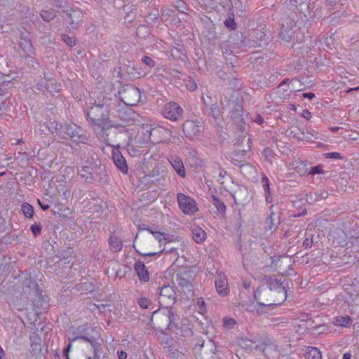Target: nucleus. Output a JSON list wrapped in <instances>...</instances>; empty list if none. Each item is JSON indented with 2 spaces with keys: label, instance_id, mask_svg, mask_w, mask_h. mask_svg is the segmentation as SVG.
Instances as JSON below:
<instances>
[{
  "label": "nucleus",
  "instance_id": "603ef678",
  "mask_svg": "<svg viewBox=\"0 0 359 359\" xmlns=\"http://www.w3.org/2000/svg\"><path fill=\"white\" fill-rule=\"evenodd\" d=\"M167 313H165L164 316L165 317V320L166 322L170 324V316H169V313H170V311H167Z\"/></svg>",
  "mask_w": 359,
  "mask_h": 359
},
{
  "label": "nucleus",
  "instance_id": "c03bdc74",
  "mask_svg": "<svg viewBox=\"0 0 359 359\" xmlns=\"http://www.w3.org/2000/svg\"><path fill=\"white\" fill-rule=\"evenodd\" d=\"M187 89L190 91H194L196 90L197 86L194 82H190L189 84H187Z\"/></svg>",
  "mask_w": 359,
  "mask_h": 359
},
{
  "label": "nucleus",
  "instance_id": "393cba45",
  "mask_svg": "<svg viewBox=\"0 0 359 359\" xmlns=\"http://www.w3.org/2000/svg\"><path fill=\"white\" fill-rule=\"evenodd\" d=\"M212 203L217 208V211L222 214H224L226 211L225 204L215 196H212Z\"/></svg>",
  "mask_w": 359,
  "mask_h": 359
},
{
  "label": "nucleus",
  "instance_id": "2f4dec72",
  "mask_svg": "<svg viewBox=\"0 0 359 359\" xmlns=\"http://www.w3.org/2000/svg\"><path fill=\"white\" fill-rule=\"evenodd\" d=\"M137 303L140 307L143 309H148L151 304V301L148 298L141 297L138 299Z\"/></svg>",
  "mask_w": 359,
  "mask_h": 359
},
{
  "label": "nucleus",
  "instance_id": "a878e982",
  "mask_svg": "<svg viewBox=\"0 0 359 359\" xmlns=\"http://www.w3.org/2000/svg\"><path fill=\"white\" fill-rule=\"evenodd\" d=\"M290 134L298 140H304L305 132L300 130L298 127H292Z\"/></svg>",
  "mask_w": 359,
  "mask_h": 359
},
{
  "label": "nucleus",
  "instance_id": "dca6fc26",
  "mask_svg": "<svg viewBox=\"0 0 359 359\" xmlns=\"http://www.w3.org/2000/svg\"><path fill=\"white\" fill-rule=\"evenodd\" d=\"M304 355L306 359H322V353L320 351L313 346L306 347Z\"/></svg>",
  "mask_w": 359,
  "mask_h": 359
},
{
  "label": "nucleus",
  "instance_id": "09e8293b",
  "mask_svg": "<svg viewBox=\"0 0 359 359\" xmlns=\"http://www.w3.org/2000/svg\"><path fill=\"white\" fill-rule=\"evenodd\" d=\"M180 50H181V49H179V48H174L171 49V54H172V55L174 57L180 58V55H177L175 52H180Z\"/></svg>",
  "mask_w": 359,
  "mask_h": 359
},
{
  "label": "nucleus",
  "instance_id": "72a5a7b5",
  "mask_svg": "<svg viewBox=\"0 0 359 359\" xmlns=\"http://www.w3.org/2000/svg\"><path fill=\"white\" fill-rule=\"evenodd\" d=\"M224 24L226 27L231 29H235L236 28V24L233 18H229L224 21Z\"/></svg>",
  "mask_w": 359,
  "mask_h": 359
},
{
  "label": "nucleus",
  "instance_id": "7c9ffc66",
  "mask_svg": "<svg viewBox=\"0 0 359 359\" xmlns=\"http://www.w3.org/2000/svg\"><path fill=\"white\" fill-rule=\"evenodd\" d=\"M41 15V18L46 21H49L53 19L55 16L53 12L49 11H42Z\"/></svg>",
  "mask_w": 359,
  "mask_h": 359
},
{
  "label": "nucleus",
  "instance_id": "79ce46f5",
  "mask_svg": "<svg viewBox=\"0 0 359 359\" xmlns=\"http://www.w3.org/2000/svg\"><path fill=\"white\" fill-rule=\"evenodd\" d=\"M31 230L33 234L36 236L39 234L41 231V226H31Z\"/></svg>",
  "mask_w": 359,
  "mask_h": 359
},
{
  "label": "nucleus",
  "instance_id": "0e129e2a",
  "mask_svg": "<svg viewBox=\"0 0 359 359\" xmlns=\"http://www.w3.org/2000/svg\"><path fill=\"white\" fill-rule=\"evenodd\" d=\"M304 243H306V245L309 244V239L306 238L305 241H304Z\"/></svg>",
  "mask_w": 359,
  "mask_h": 359
},
{
  "label": "nucleus",
  "instance_id": "f704fd0d",
  "mask_svg": "<svg viewBox=\"0 0 359 359\" xmlns=\"http://www.w3.org/2000/svg\"><path fill=\"white\" fill-rule=\"evenodd\" d=\"M324 156L327 158H334V159H343V156L339 152H330L324 154Z\"/></svg>",
  "mask_w": 359,
  "mask_h": 359
},
{
  "label": "nucleus",
  "instance_id": "a211bd4d",
  "mask_svg": "<svg viewBox=\"0 0 359 359\" xmlns=\"http://www.w3.org/2000/svg\"><path fill=\"white\" fill-rule=\"evenodd\" d=\"M147 231H148L150 233H151L154 237L158 241L159 243L165 242H172L175 241V239L173 238V236H170L169 235H165L164 233L160 232V231H152L149 229H147Z\"/></svg>",
  "mask_w": 359,
  "mask_h": 359
},
{
  "label": "nucleus",
  "instance_id": "4be33fe9",
  "mask_svg": "<svg viewBox=\"0 0 359 359\" xmlns=\"http://www.w3.org/2000/svg\"><path fill=\"white\" fill-rule=\"evenodd\" d=\"M76 339H83V341L90 342L93 344V341L88 337L86 336L85 334H81L79 337L73 338L71 340V341L69 342V344H68L67 347L65 350V355L67 359H69V353L70 351V349L72 348V342L76 341Z\"/></svg>",
  "mask_w": 359,
  "mask_h": 359
},
{
  "label": "nucleus",
  "instance_id": "aec40b11",
  "mask_svg": "<svg viewBox=\"0 0 359 359\" xmlns=\"http://www.w3.org/2000/svg\"><path fill=\"white\" fill-rule=\"evenodd\" d=\"M306 165L302 161H294L289 165L290 170H294L299 175H303L306 172Z\"/></svg>",
  "mask_w": 359,
  "mask_h": 359
},
{
  "label": "nucleus",
  "instance_id": "20e7f679",
  "mask_svg": "<svg viewBox=\"0 0 359 359\" xmlns=\"http://www.w3.org/2000/svg\"><path fill=\"white\" fill-rule=\"evenodd\" d=\"M179 208L183 213L187 215H193L198 210V204L195 199L182 193L177 195Z\"/></svg>",
  "mask_w": 359,
  "mask_h": 359
},
{
  "label": "nucleus",
  "instance_id": "4d7b16f0",
  "mask_svg": "<svg viewBox=\"0 0 359 359\" xmlns=\"http://www.w3.org/2000/svg\"><path fill=\"white\" fill-rule=\"evenodd\" d=\"M142 29H147V27L143 25V26H140L137 28L138 32H140Z\"/></svg>",
  "mask_w": 359,
  "mask_h": 359
},
{
  "label": "nucleus",
  "instance_id": "c9c22d12",
  "mask_svg": "<svg viewBox=\"0 0 359 359\" xmlns=\"http://www.w3.org/2000/svg\"><path fill=\"white\" fill-rule=\"evenodd\" d=\"M63 41L69 46H73L75 45V39L73 37H71L68 35L64 34L62 36Z\"/></svg>",
  "mask_w": 359,
  "mask_h": 359
},
{
  "label": "nucleus",
  "instance_id": "c85d7f7f",
  "mask_svg": "<svg viewBox=\"0 0 359 359\" xmlns=\"http://www.w3.org/2000/svg\"><path fill=\"white\" fill-rule=\"evenodd\" d=\"M196 306L198 308V312L204 316L207 312L205 301L203 298H198L196 300Z\"/></svg>",
  "mask_w": 359,
  "mask_h": 359
},
{
  "label": "nucleus",
  "instance_id": "cd10ccee",
  "mask_svg": "<svg viewBox=\"0 0 359 359\" xmlns=\"http://www.w3.org/2000/svg\"><path fill=\"white\" fill-rule=\"evenodd\" d=\"M318 139V133L312 130L311 131H308L305 133V138L304 140L309 142H313L315 140Z\"/></svg>",
  "mask_w": 359,
  "mask_h": 359
},
{
  "label": "nucleus",
  "instance_id": "e2e57ef3",
  "mask_svg": "<svg viewBox=\"0 0 359 359\" xmlns=\"http://www.w3.org/2000/svg\"><path fill=\"white\" fill-rule=\"evenodd\" d=\"M158 313H159V312H158V311H155L153 313V316H156V315H157V314H158Z\"/></svg>",
  "mask_w": 359,
  "mask_h": 359
},
{
  "label": "nucleus",
  "instance_id": "7ed1b4c3",
  "mask_svg": "<svg viewBox=\"0 0 359 359\" xmlns=\"http://www.w3.org/2000/svg\"><path fill=\"white\" fill-rule=\"evenodd\" d=\"M118 94L121 101L128 106H135L141 98L139 88L134 86H123Z\"/></svg>",
  "mask_w": 359,
  "mask_h": 359
},
{
  "label": "nucleus",
  "instance_id": "6e6552de",
  "mask_svg": "<svg viewBox=\"0 0 359 359\" xmlns=\"http://www.w3.org/2000/svg\"><path fill=\"white\" fill-rule=\"evenodd\" d=\"M215 285L217 292L221 297H226L229 293L228 281L224 274L218 273L217 275Z\"/></svg>",
  "mask_w": 359,
  "mask_h": 359
},
{
  "label": "nucleus",
  "instance_id": "338daca9",
  "mask_svg": "<svg viewBox=\"0 0 359 359\" xmlns=\"http://www.w3.org/2000/svg\"><path fill=\"white\" fill-rule=\"evenodd\" d=\"M244 287H248V286L247 285V284L244 283Z\"/></svg>",
  "mask_w": 359,
  "mask_h": 359
},
{
  "label": "nucleus",
  "instance_id": "0eeeda50",
  "mask_svg": "<svg viewBox=\"0 0 359 359\" xmlns=\"http://www.w3.org/2000/svg\"><path fill=\"white\" fill-rule=\"evenodd\" d=\"M175 299V292L172 287L165 285L161 288L158 300L161 306L168 307Z\"/></svg>",
  "mask_w": 359,
  "mask_h": 359
},
{
  "label": "nucleus",
  "instance_id": "4c0bfd02",
  "mask_svg": "<svg viewBox=\"0 0 359 359\" xmlns=\"http://www.w3.org/2000/svg\"><path fill=\"white\" fill-rule=\"evenodd\" d=\"M299 12L304 13V15L306 16V11H309V4L305 2H302L299 4V8H297Z\"/></svg>",
  "mask_w": 359,
  "mask_h": 359
},
{
  "label": "nucleus",
  "instance_id": "3c124183",
  "mask_svg": "<svg viewBox=\"0 0 359 359\" xmlns=\"http://www.w3.org/2000/svg\"><path fill=\"white\" fill-rule=\"evenodd\" d=\"M38 203L40 205V207L41 208L42 210H46L49 208V205H43L39 200H38Z\"/></svg>",
  "mask_w": 359,
  "mask_h": 359
},
{
  "label": "nucleus",
  "instance_id": "f3484780",
  "mask_svg": "<svg viewBox=\"0 0 359 359\" xmlns=\"http://www.w3.org/2000/svg\"><path fill=\"white\" fill-rule=\"evenodd\" d=\"M153 130V126L149 123H143L138 133H141L142 135V142H149L151 140V131Z\"/></svg>",
  "mask_w": 359,
  "mask_h": 359
},
{
  "label": "nucleus",
  "instance_id": "ea45409f",
  "mask_svg": "<svg viewBox=\"0 0 359 359\" xmlns=\"http://www.w3.org/2000/svg\"><path fill=\"white\" fill-rule=\"evenodd\" d=\"M46 127L51 133L57 132V123L55 121L50 122V123L48 125H46Z\"/></svg>",
  "mask_w": 359,
  "mask_h": 359
},
{
  "label": "nucleus",
  "instance_id": "39448f33",
  "mask_svg": "<svg viewBox=\"0 0 359 359\" xmlns=\"http://www.w3.org/2000/svg\"><path fill=\"white\" fill-rule=\"evenodd\" d=\"M161 114L164 118L177 121L182 118L183 109L177 102H171L163 107Z\"/></svg>",
  "mask_w": 359,
  "mask_h": 359
},
{
  "label": "nucleus",
  "instance_id": "774afa93",
  "mask_svg": "<svg viewBox=\"0 0 359 359\" xmlns=\"http://www.w3.org/2000/svg\"><path fill=\"white\" fill-rule=\"evenodd\" d=\"M154 254H155V253H152V254L149 253V254H148V255H154Z\"/></svg>",
  "mask_w": 359,
  "mask_h": 359
},
{
  "label": "nucleus",
  "instance_id": "9d476101",
  "mask_svg": "<svg viewBox=\"0 0 359 359\" xmlns=\"http://www.w3.org/2000/svg\"><path fill=\"white\" fill-rule=\"evenodd\" d=\"M65 133L74 142L79 141L81 128L76 124L70 123L64 127Z\"/></svg>",
  "mask_w": 359,
  "mask_h": 359
},
{
  "label": "nucleus",
  "instance_id": "e433bc0d",
  "mask_svg": "<svg viewBox=\"0 0 359 359\" xmlns=\"http://www.w3.org/2000/svg\"><path fill=\"white\" fill-rule=\"evenodd\" d=\"M142 61L150 67H154L155 66V62L148 56H144Z\"/></svg>",
  "mask_w": 359,
  "mask_h": 359
},
{
  "label": "nucleus",
  "instance_id": "b1692460",
  "mask_svg": "<svg viewBox=\"0 0 359 359\" xmlns=\"http://www.w3.org/2000/svg\"><path fill=\"white\" fill-rule=\"evenodd\" d=\"M262 187L266 194V201H268L269 198L271 196L270 192V182L266 175H263L262 176Z\"/></svg>",
  "mask_w": 359,
  "mask_h": 359
},
{
  "label": "nucleus",
  "instance_id": "58836bf2",
  "mask_svg": "<svg viewBox=\"0 0 359 359\" xmlns=\"http://www.w3.org/2000/svg\"><path fill=\"white\" fill-rule=\"evenodd\" d=\"M210 112L215 119L219 118V116H221L220 111L216 106H213L212 107L210 108Z\"/></svg>",
  "mask_w": 359,
  "mask_h": 359
},
{
  "label": "nucleus",
  "instance_id": "ddd939ff",
  "mask_svg": "<svg viewBox=\"0 0 359 359\" xmlns=\"http://www.w3.org/2000/svg\"><path fill=\"white\" fill-rule=\"evenodd\" d=\"M169 161L178 175L184 177L186 172L182 160L177 156H172L169 158Z\"/></svg>",
  "mask_w": 359,
  "mask_h": 359
},
{
  "label": "nucleus",
  "instance_id": "9b49d317",
  "mask_svg": "<svg viewBox=\"0 0 359 359\" xmlns=\"http://www.w3.org/2000/svg\"><path fill=\"white\" fill-rule=\"evenodd\" d=\"M134 269L139 280L141 282L147 283L149 280V271L142 262H136L134 266Z\"/></svg>",
  "mask_w": 359,
  "mask_h": 359
},
{
  "label": "nucleus",
  "instance_id": "864d4df0",
  "mask_svg": "<svg viewBox=\"0 0 359 359\" xmlns=\"http://www.w3.org/2000/svg\"><path fill=\"white\" fill-rule=\"evenodd\" d=\"M351 353H345L344 355H343V358L342 359H351Z\"/></svg>",
  "mask_w": 359,
  "mask_h": 359
},
{
  "label": "nucleus",
  "instance_id": "c756f323",
  "mask_svg": "<svg viewBox=\"0 0 359 359\" xmlns=\"http://www.w3.org/2000/svg\"><path fill=\"white\" fill-rule=\"evenodd\" d=\"M224 326L227 329H231L236 325V320L232 318L225 317L223 319Z\"/></svg>",
  "mask_w": 359,
  "mask_h": 359
},
{
  "label": "nucleus",
  "instance_id": "bf43d9fd",
  "mask_svg": "<svg viewBox=\"0 0 359 359\" xmlns=\"http://www.w3.org/2000/svg\"><path fill=\"white\" fill-rule=\"evenodd\" d=\"M359 89V86L356 87V88H350L349 90H348L346 92L348 93V92H351L352 90H358Z\"/></svg>",
  "mask_w": 359,
  "mask_h": 359
},
{
  "label": "nucleus",
  "instance_id": "bb28decb",
  "mask_svg": "<svg viewBox=\"0 0 359 359\" xmlns=\"http://www.w3.org/2000/svg\"><path fill=\"white\" fill-rule=\"evenodd\" d=\"M21 210L25 217L28 218H31L33 217L34 208L30 204L27 203H23L21 205Z\"/></svg>",
  "mask_w": 359,
  "mask_h": 359
},
{
  "label": "nucleus",
  "instance_id": "a18cd8bd",
  "mask_svg": "<svg viewBox=\"0 0 359 359\" xmlns=\"http://www.w3.org/2000/svg\"><path fill=\"white\" fill-rule=\"evenodd\" d=\"M254 121L259 125L262 124L264 122L262 116L259 114L257 115Z\"/></svg>",
  "mask_w": 359,
  "mask_h": 359
},
{
  "label": "nucleus",
  "instance_id": "4468645a",
  "mask_svg": "<svg viewBox=\"0 0 359 359\" xmlns=\"http://www.w3.org/2000/svg\"><path fill=\"white\" fill-rule=\"evenodd\" d=\"M192 238L197 243H203L206 238V233L200 226H192Z\"/></svg>",
  "mask_w": 359,
  "mask_h": 359
},
{
  "label": "nucleus",
  "instance_id": "6e6d98bb",
  "mask_svg": "<svg viewBox=\"0 0 359 359\" xmlns=\"http://www.w3.org/2000/svg\"><path fill=\"white\" fill-rule=\"evenodd\" d=\"M4 355V350L2 347L0 346V359H2Z\"/></svg>",
  "mask_w": 359,
  "mask_h": 359
},
{
  "label": "nucleus",
  "instance_id": "412c9836",
  "mask_svg": "<svg viewBox=\"0 0 359 359\" xmlns=\"http://www.w3.org/2000/svg\"><path fill=\"white\" fill-rule=\"evenodd\" d=\"M201 6L206 10H215L218 5L219 0H198Z\"/></svg>",
  "mask_w": 359,
  "mask_h": 359
},
{
  "label": "nucleus",
  "instance_id": "423d86ee",
  "mask_svg": "<svg viewBox=\"0 0 359 359\" xmlns=\"http://www.w3.org/2000/svg\"><path fill=\"white\" fill-rule=\"evenodd\" d=\"M105 142L107 145L112 147L111 158L114 165L122 174L126 175L128 172V166L125 158L119 150V146L117 145V147H116L115 145L111 144L110 141L109 144L107 143V142Z\"/></svg>",
  "mask_w": 359,
  "mask_h": 359
},
{
  "label": "nucleus",
  "instance_id": "1a4fd4ad",
  "mask_svg": "<svg viewBox=\"0 0 359 359\" xmlns=\"http://www.w3.org/2000/svg\"><path fill=\"white\" fill-rule=\"evenodd\" d=\"M201 129V126L194 121H187L183 124V131L185 135L189 138H192L198 135Z\"/></svg>",
  "mask_w": 359,
  "mask_h": 359
},
{
  "label": "nucleus",
  "instance_id": "f8f14e48",
  "mask_svg": "<svg viewBox=\"0 0 359 359\" xmlns=\"http://www.w3.org/2000/svg\"><path fill=\"white\" fill-rule=\"evenodd\" d=\"M24 285L25 287L23 290L25 293L31 295L33 292L36 296H39V299H43L41 292L39 291L37 284L34 280L31 279L26 280Z\"/></svg>",
  "mask_w": 359,
  "mask_h": 359
},
{
  "label": "nucleus",
  "instance_id": "2eb2a0df",
  "mask_svg": "<svg viewBox=\"0 0 359 359\" xmlns=\"http://www.w3.org/2000/svg\"><path fill=\"white\" fill-rule=\"evenodd\" d=\"M352 320L348 315L339 316L334 318L333 324L338 327H348L351 326Z\"/></svg>",
  "mask_w": 359,
  "mask_h": 359
},
{
  "label": "nucleus",
  "instance_id": "a19ab883",
  "mask_svg": "<svg viewBox=\"0 0 359 359\" xmlns=\"http://www.w3.org/2000/svg\"><path fill=\"white\" fill-rule=\"evenodd\" d=\"M323 170L322 169V167L320 165H316L314 167H312L310 171V174L315 175V174H320L323 173Z\"/></svg>",
  "mask_w": 359,
  "mask_h": 359
},
{
  "label": "nucleus",
  "instance_id": "de8ad7c7",
  "mask_svg": "<svg viewBox=\"0 0 359 359\" xmlns=\"http://www.w3.org/2000/svg\"><path fill=\"white\" fill-rule=\"evenodd\" d=\"M315 95L312 93H304L302 94V97L304 98H308L309 100H311L313 97H314Z\"/></svg>",
  "mask_w": 359,
  "mask_h": 359
},
{
  "label": "nucleus",
  "instance_id": "8fccbe9b",
  "mask_svg": "<svg viewBox=\"0 0 359 359\" xmlns=\"http://www.w3.org/2000/svg\"><path fill=\"white\" fill-rule=\"evenodd\" d=\"M177 7L178 8H184L185 7V2L182 1V0L177 1Z\"/></svg>",
  "mask_w": 359,
  "mask_h": 359
},
{
  "label": "nucleus",
  "instance_id": "37998d69",
  "mask_svg": "<svg viewBox=\"0 0 359 359\" xmlns=\"http://www.w3.org/2000/svg\"><path fill=\"white\" fill-rule=\"evenodd\" d=\"M311 113L309 110L304 109L302 111V116L304 118L309 120L311 118Z\"/></svg>",
  "mask_w": 359,
  "mask_h": 359
},
{
  "label": "nucleus",
  "instance_id": "49530a36",
  "mask_svg": "<svg viewBox=\"0 0 359 359\" xmlns=\"http://www.w3.org/2000/svg\"><path fill=\"white\" fill-rule=\"evenodd\" d=\"M118 357L119 359H126L127 353L123 351H118Z\"/></svg>",
  "mask_w": 359,
  "mask_h": 359
},
{
  "label": "nucleus",
  "instance_id": "680f3d73",
  "mask_svg": "<svg viewBox=\"0 0 359 359\" xmlns=\"http://www.w3.org/2000/svg\"><path fill=\"white\" fill-rule=\"evenodd\" d=\"M25 43H26V45H27V46H29V47H30V46H31V43H30V42H29V41H25Z\"/></svg>",
  "mask_w": 359,
  "mask_h": 359
},
{
  "label": "nucleus",
  "instance_id": "052dcab7",
  "mask_svg": "<svg viewBox=\"0 0 359 359\" xmlns=\"http://www.w3.org/2000/svg\"><path fill=\"white\" fill-rule=\"evenodd\" d=\"M79 329H81V332L86 330V329H88V327H79Z\"/></svg>",
  "mask_w": 359,
  "mask_h": 359
},
{
  "label": "nucleus",
  "instance_id": "f03ea898",
  "mask_svg": "<svg viewBox=\"0 0 359 359\" xmlns=\"http://www.w3.org/2000/svg\"><path fill=\"white\" fill-rule=\"evenodd\" d=\"M278 290L271 287L260 286L254 293V297L259 305L269 306L271 305H280L287 298V292L282 283L278 287Z\"/></svg>",
  "mask_w": 359,
  "mask_h": 359
},
{
  "label": "nucleus",
  "instance_id": "6ab92c4d",
  "mask_svg": "<svg viewBox=\"0 0 359 359\" xmlns=\"http://www.w3.org/2000/svg\"><path fill=\"white\" fill-rule=\"evenodd\" d=\"M109 245L111 250L120 252L123 248L122 241L116 236H110L109 238Z\"/></svg>",
  "mask_w": 359,
  "mask_h": 359
},
{
  "label": "nucleus",
  "instance_id": "13d9d810",
  "mask_svg": "<svg viewBox=\"0 0 359 359\" xmlns=\"http://www.w3.org/2000/svg\"><path fill=\"white\" fill-rule=\"evenodd\" d=\"M306 214V210L304 209L302 213H299V214H297V215H294L293 216L294 217H299V216H301L302 215H304Z\"/></svg>",
  "mask_w": 359,
  "mask_h": 359
},
{
  "label": "nucleus",
  "instance_id": "473e14b6",
  "mask_svg": "<svg viewBox=\"0 0 359 359\" xmlns=\"http://www.w3.org/2000/svg\"><path fill=\"white\" fill-rule=\"evenodd\" d=\"M263 154L269 161H271L274 156L273 151L269 147H266L264 149Z\"/></svg>",
  "mask_w": 359,
  "mask_h": 359
},
{
  "label": "nucleus",
  "instance_id": "f257e3e1",
  "mask_svg": "<svg viewBox=\"0 0 359 359\" xmlns=\"http://www.w3.org/2000/svg\"><path fill=\"white\" fill-rule=\"evenodd\" d=\"M109 99L103 97L102 103L93 104L88 111L87 116L100 139L109 144L108 130L112 125L109 119Z\"/></svg>",
  "mask_w": 359,
  "mask_h": 359
},
{
  "label": "nucleus",
  "instance_id": "5fc2aeb1",
  "mask_svg": "<svg viewBox=\"0 0 359 359\" xmlns=\"http://www.w3.org/2000/svg\"><path fill=\"white\" fill-rule=\"evenodd\" d=\"M329 130L332 132L336 133V132L339 131V127H330V128H329Z\"/></svg>",
  "mask_w": 359,
  "mask_h": 359
},
{
  "label": "nucleus",
  "instance_id": "5701e85b",
  "mask_svg": "<svg viewBox=\"0 0 359 359\" xmlns=\"http://www.w3.org/2000/svg\"><path fill=\"white\" fill-rule=\"evenodd\" d=\"M293 31L292 28H288L287 27H285V25H283V27L281 29L280 36V37L287 41H292V34Z\"/></svg>",
  "mask_w": 359,
  "mask_h": 359
},
{
  "label": "nucleus",
  "instance_id": "69168bd1",
  "mask_svg": "<svg viewBox=\"0 0 359 359\" xmlns=\"http://www.w3.org/2000/svg\"><path fill=\"white\" fill-rule=\"evenodd\" d=\"M285 83V81L284 80V81H283L280 83V86H281V85L284 84Z\"/></svg>",
  "mask_w": 359,
  "mask_h": 359
}]
</instances>
